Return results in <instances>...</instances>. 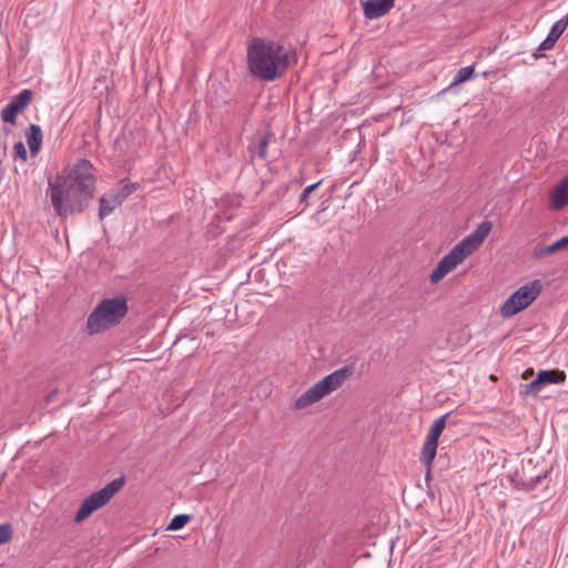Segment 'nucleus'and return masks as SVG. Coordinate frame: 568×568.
I'll return each instance as SVG.
<instances>
[{
	"label": "nucleus",
	"instance_id": "f8f14e48",
	"mask_svg": "<svg viewBox=\"0 0 568 568\" xmlns=\"http://www.w3.org/2000/svg\"><path fill=\"white\" fill-rule=\"evenodd\" d=\"M567 27H568V16H565L552 24L548 36L539 44V47L537 48V51L551 50L555 47L558 39L561 37V34L567 29Z\"/></svg>",
	"mask_w": 568,
	"mask_h": 568
},
{
	"label": "nucleus",
	"instance_id": "39448f33",
	"mask_svg": "<svg viewBox=\"0 0 568 568\" xmlns=\"http://www.w3.org/2000/svg\"><path fill=\"white\" fill-rule=\"evenodd\" d=\"M353 374L354 367L351 365L343 366L334 371L329 375L315 383L304 394H302L295 400L294 407L296 409H302L317 403L326 395L338 389L347 379L353 376Z\"/></svg>",
	"mask_w": 568,
	"mask_h": 568
},
{
	"label": "nucleus",
	"instance_id": "412c9836",
	"mask_svg": "<svg viewBox=\"0 0 568 568\" xmlns=\"http://www.w3.org/2000/svg\"><path fill=\"white\" fill-rule=\"evenodd\" d=\"M136 190V184L124 183L121 187L112 190L123 203L125 199Z\"/></svg>",
	"mask_w": 568,
	"mask_h": 568
},
{
	"label": "nucleus",
	"instance_id": "5701e85b",
	"mask_svg": "<svg viewBox=\"0 0 568 568\" xmlns=\"http://www.w3.org/2000/svg\"><path fill=\"white\" fill-rule=\"evenodd\" d=\"M11 538V527L10 525L2 524L0 525V545L6 544Z\"/></svg>",
	"mask_w": 568,
	"mask_h": 568
},
{
	"label": "nucleus",
	"instance_id": "bb28decb",
	"mask_svg": "<svg viewBox=\"0 0 568 568\" xmlns=\"http://www.w3.org/2000/svg\"><path fill=\"white\" fill-rule=\"evenodd\" d=\"M529 373L531 374V373H532V371H531V369H530V371H525L524 377L526 378V377H527V374H529Z\"/></svg>",
	"mask_w": 568,
	"mask_h": 568
},
{
	"label": "nucleus",
	"instance_id": "dca6fc26",
	"mask_svg": "<svg viewBox=\"0 0 568 568\" xmlns=\"http://www.w3.org/2000/svg\"><path fill=\"white\" fill-rule=\"evenodd\" d=\"M26 138L31 154L36 155L40 151L42 144L41 128L37 124H31L29 126Z\"/></svg>",
	"mask_w": 568,
	"mask_h": 568
},
{
	"label": "nucleus",
	"instance_id": "1a4fd4ad",
	"mask_svg": "<svg viewBox=\"0 0 568 568\" xmlns=\"http://www.w3.org/2000/svg\"><path fill=\"white\" fill-rule=\"evenodd\" d=\"M566 381V374L559 369L540 371L537 377L525 385H521V395L538 394L544 386L549 384H562Z\"/></svg>",
	"mask_w": 568,
	"mask_h": 568
},
{
	"label": "nucleus",
	"instance_id": "6ab92c4d",
	"mask_svg": "<svg viewBox=\"0 0 568 568\" xmlns=\"http://www.w3.org/2000/svg\"><path fill=\"white\" fill-rule=\"evenodd\" d=\"M474 71H475V69L471 65L460 68L457 71V73L452 82V85H456V84L466 82L467 80H469L471 78V75L474 74Z\"/></svg>",
	"mask_w": 568,
	"mask_h": 568
},
{
	"label": "nucleus",
	"instance_id": "9d476101",
	"mask_svg": "<svg viewBox=\"0 0 568 568\" xmlns=\"http://www.w3.org/2000/svg\"><path fill=\"white\" fill-rule=\"evenodd\" d=\"M32 99V91L24 89L12 97L10 102L1 110V120L6 123L14 124L19 112L23 111Z\"/></svg>",
	"mask_w": 568,
	"mask_h": 568
},
{
	"label": "nucleus",
	"instance_id": "393cba45",
	"mask_svg": "<svg viewBox=\"0 0 568 568\" xmlns=\"http://www.w3.org/2000/svg\"><path fill=\"white\" fill-rule=\"evenodd\" d=\"M267 144H268V139L267 136H264L260 143H258V151H257V154L260 158L262 159H265L266 158V149H267Z\"/></svg>",
	"mask_w": 568,
	"mask_h": 568
},
{
	"label": "nucleus",
	"instance_id": "9b49d317",
	"mask_svg": "<svg viewBox=\"0 0 568 568\" xmlns=\"http://www.w3.org/2000/svg\"><path fill=\"white\" fill-rule=\"evenodd\" d=\"M395 0H366L363 2L364 16L374 20L387 14L394 7Z\"/></svg>",
	"mask_w": 568,
	"mask_h": 568
},
{
	"label": "nucleus",
	"instance_id": "f257e3e1",
	"mask_svg": "<svg viewBox=\"0 0 568 568\" xmlns=\"http://www.w3.org/2000/svg\"><path fill=\"white\" fill-rule=\"evenodd\" d=\"M94 171L89 160L81 159L49 182L47 195L59 217L67 219L88 206L95 189Z\"/></svg>",
	"mask_w": 568,
	"mask_h": 568
},
{
	"label": "nucleus",
	"instance_id": "4be33fe9",
	"mask_svg": "<svg viewBox=\"0 0 568 568\" xmlns=\"http://www.w3.org/2000/svg\"><path fill=\"white\" fill-rule=\"evenodd\" d=\"M321 183H322V180L316 182V183H314V184H311V185L306 186L303 190V192H302V194L300 196V202L301 203H306L308 196L312 195V192H314L321 185Z\"/></svg>",
	"mask_w": 568,
	"mask_h": 568
},
{
	"label": "nucleus",
	"instance_id": "f03ea898",
	"mask_svg": "<svg viewBox=\"0 0 568 568\" xmlns=\"http://www.w3.org/2000/svg\"><path fill=\"white\" fill-rule=\"evenodd\" d=\"M295 54L278 42L253 39L247 48V65L250 72L263 81H274L288 69Z\"/></svg>",
	"mask_w": 568,
	"mask_h": 568
},
{
	"label": "nucleus",
	"instance_id": "a878e982",
	"mask_svg": "<svg viewBox=\"0 0 568 568\" xmlns=\"http://www.w3.org/2000/svg\"><path fill=\"white\" fill-rule=\"evenodd\" d=\"M545 477H546V474H544V475H537L536 477H531V478L529 479V481H530V483H529V487H530V488H534V487H535L536 485H538V484L541 481V479H542V478H545Z\"/></svg>",
	"mask_w": 568,
	"mask_h": 568
},
{
	"label": "nucleus",
	"instance_id": "423d86ee",
	"mask_svg": "<svg viewBox=\"0 0 568 568\" xmlns=\"http://www.w3.org/2000/svg\"><path fill=\"white\" fill-rule=\"evenodd\" d=\"M353 374L354 367L351 365L343 366L334 371L329 375L315 383L304 394H302L295 400L294 407L296 409H302L317 403L326 395L338 389L347 379L353 376Z\"/></svg>",
	"mask_w": 568,
	"mask_h": 568
},
{
	"label": "nucleus",
	"instance_id": "6e6552de",
	"mask_svg": "<svg viewBox=\"0 0 568 568\" xmlns=\"http://www.w3.org/2000/svg\"><path fill=\"white\" fill-rule=\"evenodd\" d=\"M124 478L119 477L106 484L102 489L91 494L88 498L83 500V503L79 507L74 516V521H83L93 511L108 504L109 500L124 486Z\"/></svg>",
	"mask_w": 568,
	"mask_h": 568
},
{
	"label": "nucleus",
	"instance_id": "20e7f679",
	"mask_svg": "<svg viewBox=\"0 0 568 568\" xmlns=\"http://www.w3.org/2000/svg\"><path fill=\"white\" fill-rule=\"evenodd\" d=\"M128 313L126 300L122 296L102 300L87 320L89 334L101 333L119 324Z\"/></svg>",
	"mask_w": 568,
	"mask_h": 568
},
{
	"label": "nucleus",
	"instance_id": "7ed1b4c3",
	"mask_svg": "<svg viewBox=\"0 0 568 568\" xmlns=\"http://www.w3.org/2000/svg\"><path fill=\"white\" fill-rule=\"evenodd\" d=\"M493 229L490 221L481 222L475 231L457 243L437 264L430 274V282L438 283L458 264L467 258L475 250H477Z\"/></svg>",
	"mask_w": 568,
	"mask_h": 568
},
{
	"label": "nucleus",
	"instance_id": "cd10ccee",
	"mask_svg": "<svg viewBox=\"0 0 568 568\" xmlns=\"http://www.w3.org/2000/svg\"><path fill=\"white\" fill-rule=\"evenodd\" d=\"M534 57H535L536 59H538V58H540V57H542V55H541V54H540V55H538V54H534Z\"/></svg>",
	"mask_w": 568,
	"mask_h": 568
},
{
	"label": "nucleus",
	"instance_id": "ddd939ff",
	"mask_svg": "<svg viewBox=\"0 0 568 568\" xmlns=\"http://www.w3.org/2000/svg\"><path fill=\"white\" fill-rule=\"evenodd\" d=\"M568 204V175L550 192V206L554 210H560Z\"/></svg>",
	"mask_w": 568,
	"mask_h": 568
},
{
	"label": "nucleus",
	"instance_id": "b1692460",
	"mask_svg": "<svg viewBox=\"0 0 568 568\" xmlns=\"http://www.w3.org/2000/svg\"><path fill=\"white\" fill-rule=\"evenodd\" d=\"M14 156L16 158H20L22 159L23 161L27 160V150H26V146L22 142H17L14 144Z\"/></svg>",
	"mask_w": 568,
	"mask_h": 568
},
{
	"label": "nucleus",
	"instance_id": "2eb2a0df",
	"mask_svg": "<svg viewBox=\"0 0 568 568\" xmlns=\"http://www.w3.org/2000/svg\"><path fill=\"white\" fill-rule=\"evenodd\" d=\"M568 250V234L550 245L538 246L534 251V257L542 258L559 251Z\"/></svg>",
	"mask_w": 568,
	"mask_h": 568
},
{
	"label": "nucleus",
	"instance_id": "a211bd4d",
	"mask_svg": "<svg viewBox=\"0 0 568 568\" xmlns=\"http://www.w3.org/2000/svg\"><path fill=\"white\" fill-rule=\"evenodd\" d=\"M449 415H450V413H446V414L442 415L439 418H437L436 420H434V423L432 424V426L429 428L427 438L438 440L439 436L442 435L443 430L445 429L446 420Z\"/></svg>",
	"mask_w": 568,
	"mask_h": 568
},
{
	"label": "nucleus",
	"instance_id": "0eeeda50",
	"mask_svg": "<svg viewBox=\"0 0 568 568\" xmlns=\"http://www.w3.org/2000/svg\"><path fill=\"white\" fill-rule=\"evenodd\" d=\"M541 292L540 281L535 280L520 286L500 306V315L505 318L511 317L527 308L539 296Z\"/></svg>",
	"mask_w": 568,
	"mask_h": 568
},
{
	"label": "nucleus",
	"instance_id": "4468645a",
	"mask_svg": "<svg viewBox=\"0 0 568 568\" xmlns=\"http://www.w3.org/2000/svg\"><path fill=\"white\" fill-rule=\"evenodd\" d=\"M99 217L101 220L109 216L118 206L122 204L116 194L111 190L100 197Z\"/></svg>",
	"mask_w": 568,
	"mask_h": 568
},
{
	"label": "nucleus",
	"instance_id": "f3484780",
	"mask_svg": "<svg viewBox=\"0 0 568 568\" xmlns=\"http://www.w3.org/2000/svg\"><path fill=\"white\" fill-rule=\"evenodd\" d=\"M437 446L438 440L426 438L420 454L422 464L429 466L433 463L437 453Z\"/></svg>",
	"mask_w": 568,
	"mask_h": 568
},
{
	"label": "nucleus",
	"instance_id": "aec40b11",
	"mask_svg": "<svg viewBox=\"0 0 568 568\" xmlns=\"http://www.w3.org/2000/svg\"><path fill=\"white\" fill-rule=\"evenodd\" d=\"M192 518L191 515L181 514L173 517L171 523L168 526L169 530H179L183 528Z\"/></svg>",
	"mask_w": 568,
	"mask_h": 568
}]
</instances>
